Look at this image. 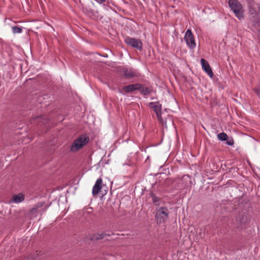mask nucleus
Segmentation results:
<instances>
[{
    "instance_id": "nucleus-20",
    "label": "nucleus",
    "mask_w": 260,
    "mask_h": 260,
    "mask_svg": "<svg viewBox=\"0 0 260 260\" xmlns=\"http://www.w3.org/2000/svg\"><path fill=\"white\" fill-rule=\"evenodd\" d=\"M256 94L260 98V87L258 86L255 89Z\"/></svg>"
},
{
    "instance_id": "nucleus-6",
    "label": "nucleus",
    "mask_w": 260,
    "mask_h": 260,
    "mask_svg": "<svg viewBox=\"0 0 260 260\" xmlns=\"http://www.w3.org/2000/svg\"><path fill=\"white\" fill-rule=\"evenodd\" d=\"M124 42L128 45L132 47L135 48L139 50H141L142 49V42L138 39L126 37L124 39Z\"/></svg>"
},
{
    "instance_id": "nucleus-4",
    "label": "nucleus",
    "mask_w": 260,
    "mask_h": 260,
    "mask_svg": "<svg viewBox=\"0 0 260 260\" xmlns=\"http://www.w3.org/2000/svg\"><path fill=\"white\" fill-rule=\"evenodd\" d=\"M249 221L247 213H240L236 218V224L238 228L243 229L246 227Z\"/></svg>"
},
{
    "instance_id": "nucleus-21",
    "label": "nucleus",
    "mask_w": 260,
    "mask_h": 260,
    "mask_svg": "<svg viewBox=\"0 0 260 260\" xmlns=\"http://www.w3.org/2000/svg\"><path fill=\"white\" fill-rule=\"evenodd\" d=\"M105 2H106V0H98V2L100 3V4L105 3Z\"/></svg>"
},
{
    "instance_id": "nucleus-7",
    "label": "nucleus",
    "mask_w": 260,
    "mask_h": 260,
    "mask_svg": "<svg viewBox=\"0 0 260 260\" xmlns=\"http://www.w3.org/2000/svg\"><path fill=\"white\" fill-rule=\"evenodd\" d=\"M184 39L187 46L190 49H193L196 47V43L193 34L190 29H187L185 32Z\"/></svg>"
},
{
    "instance_id": "nucleus-23",
    "label": "nucleus",
    "mask_w": 260,
    "mask_h": 260,
    "mask_svg": "<svg viewBox=\"0 0 260 260\" xmlns=\"http://www.w3.org/2000/svg\"><path fill=\"white\" fill-rule=\"evenodd\" d=\"M169 120L170 122H172V120H171V118H169Z\"/></svg>"
},
{
    "instance_id": "nucleus-5",
    "label": "nucleus",
    "mask_w": 260,
    "mask_h": 260,
    "mask_svg": "<svg viewBox=\"0 0 260 260\" xmlns=\"http://www.w3.org/2000/svg\"><path fill=\"white\" fill-rule=\"evenodd\" d=\"M151 107L154 111L156 116L158 119V120L162 124V125L166 127H167V121H164L163 118L161 117V105H160L158 103L151 102L149 103Z\"/></svg>"
},
{
    "instance_id": "nucleus-17",
    "label": "nucleus",
    "mask_w": 260,
    "mask_h": 260,
    "mask_svg": "<svg viewBox=\"0 0 260 260\" xmlns=\"http://www.w3.org/2000/svg\"><path fill=\"white\" fill-rule=\"evenodd\" d=\"M217 137L219 140L222 141H226V140H228V135L225 133L223 132L219 133L217 135Z\"/></svg>"
},
{
    "instance_id": "nucleus-2",
    "label": "nucleus",
    "mask_w": 260,
    "mask_h": 260,
    "mask_svg": "<svg viewBox=\"0 0 260 260\" xmlns=\"http://www.w3.org/2000/svg\"><path fill=\"white\" fill-rule=\"evenodd\" d=\"M229 4L235 15L239 19H243L244 18L243 9L241 3L238 0H230Z\"/></svg>"
},
{
    "instance_id": "nucleus-10",
    "label": "nucleus",
    "mask_w": 260,
    "mask_h": 260,
    "mask_svg": "<svg viewBox=\"0 0 260 260\" xmlns=\"http://www.w3.org/2000/svg\"><path fill=\"white\" fill-rule=\"evenodd\" d=\"M141 87V84L137 83V84H130L127 86H124L122 90L125 93H128L132 92L134 91H135L136 90H138L139 89H140Z\"/></svg>"
},
{
    "instance_id": "nucleus-13",
    "label": "nucleus",
    "mask_w": 260,
    "mask_h": 260,
    "mask_svg": "<svg viewBox=\"0 0 260 260\" xmlns=\"http://www.w3.org/2000/svg\"><path fill=\"white\" fill-rule=\"evenodd\" d=\"M106 236H110V234L103 233L102 234H94L89 236V239L91 241H96L104 239Z\"/></svg>"
},
{
    "instance_id": "nucleus-8",
    "label": "nucleus",
    "mask_w": 260,
    "mask_h": 260,
    "mask_svg": "<svg viewBox=\"0 0 260 260\" xmlns=\"http://www.w3.org/2000/svg\"><path fill=\"white\" fill-rule=\"evenodd\" d=\"M48 208V206L46 205L45 202H39L30 210V212L32 214L42 213L46 210Z\"/></svg>"
},
{
    "instance_id": "nucleus-18",
    "label": "nucleus",
    "mask_w": 260,
    "mask_h": 260,
    "mask_svg": "<svg viewBox=\"0 0 260 260\" xmlns=\"http://www.w3.org/2000/svg\"><path fill=\"white\" fill-rule=\"evenodd\" d=\"M12 31L14 34H20L22 32V29L20 27L17 26H13L12 27Z\"/></svg>"
},
{
    "instance_id": "nucleus-16",
    "label": "nucleus",
    "mask_w": 260,
    "mask_h": 260,
    "mask_svg": "<svg viewBox=\"0 0 260 260\" xmlns=\"http://www.w3.org/2000/svg\"><path fill=\"white\" fill-rule=\"evenodd\" d=\"M151 197L152 199V202L153 203V204L155 205V206H158L160 205V199L156 197L154 194H153V193H151Z\"/></svg>"
},
{
    "instance_id": "nucleus-14",
    "label": "nucleus",
    "mask_w": 260,
    "mask_h": 260,
    "mask_svg": "<svg viewBox=\"0 0 260 260\" xmlns=\"http://www.w3.org/2000/svg\"><path fill=\"white\" fill-rule=\"evenodd\" d=\"M24 200V196L20 193L18 194L14 195L13 196L12 202L19 203L22 202Z\"/></svg>"
},
{
    "instance_id": "nucleus-19",
    "label": "nucleus",
    "mask_w": 260,
    "mask_h": 260,
    "mask_svg": "<svg viewBox=\"0 0 260 260\" xmlns=\"http://www.w3.org/2000/svg\"><path fill=\"white\" fill-rule=\"evenodd\" d=\"M234 140L233 139H228L226 140V144L228 145H230V146H232L234 145Z\"/></svg>"
},
{
    "instance_id": "nucleus-11",
    "label": "nucleus",
    "mask_w": 260,
    "mask_h": 260,
    "mask_svg": "<svg viewBox=\"0 0 260 260\" xmlns=\"http://www.w3.org/2000/svg\"><path fill=\"white\" fill-rule=\"evenodd\" d=\"M103 186V180L101 178L98 179L95 182L94 185L92 188V193L93 196L98 194Z\"/></svg>"
},
{
    "instance_id": "nucleus-22",
    "label": "nucleus",
    "mask_w": 260,
    "mask_h": 260,
    "mask_svg": "<svg viewBox=\"0 0 260 260\" xmlns=\"http://www.w3.org/2000/svg\"><path fill=\"white\" fill-rule=\"evenodd\" d=\"M258 37L260 40V29L258 31Z\"/></svg>"
},
{
    "instance_id": "nucleus-12",
    "label": "nucleus",
    "mask_w": 260,
    "mask_h": 260,
    "mask_svg": "<svg viewBox=\"0 0 260 260\" xmlns=\"http://www.w3.org/2000/svg\"><path fill=\"white\" fill-rule=\"evenodd\" d=\"M122 72L126 78H132L137 76V72L132 69L124 68L122 69Z\"/></svg>"
},
{
    "instance_id": "nucleus-3",
    "label": "nucleus",
    "mask_w": 260,
    "mask_h": 260,
    "mask_svg": "<svg viewBox=\"0 0 260 260\" xmlns=\"http://www.w3.org/2000/svg\"><path fill=\"white\" fill-rule=\"evenodd\" d=\"M169 211L166 207L156 209L155 219L158 223H164L168 219Z\"/></svg>"
},
{
    "instance_id": "nucleus-15",
    "label": "nucleus",
    "mask_w": 260,
    "mask_h": 260,
    "mask_svg": "<svg viewBox=\"0 0 260 260\" xmlns=\"http://www.w3.org/2000/svg\"><path fill=\"white\" fill-rule=\"evenodd\" d=\"M139 90L141 93L145 95H148L151 92V90L148 87H145L143 84H141L140 89H139Z\"/></svg>"
},
{
    "instance_id": "nucleus-1",
    "label": "nucleus",
    "mask_w": 260,
    "mask_h": 260,
    "mask_svg": "<svg viewBox=\"0 0 260 260\" xmlns=\"http://www.w3.org/2000/svg\"><path fill=\"white\" fill-rule=\"evenodd\" d=\"M89 137L86 135L83 134L76 139L73 142L70 150L75 152L82 149L84 146H86L89 142Z\"/></svg>"
},
{
    "instance_id": "nucleus-9",
    "label": "nucleus",
    "mask_w": 260,
    "mask_h": 260,
    "mask_svg": "<svg viewBox=\"0 0 260 260\" xmlns=\"http://www.w3.org/2000/svg\"><path fill=\"white\" fill-rule=\"evenodd\" d=\"M201 65L203 70L209 75L211 78L213 76V73L212 69L208 62L204 58L201 59Z\"/></svg>"
}]
</instances>
